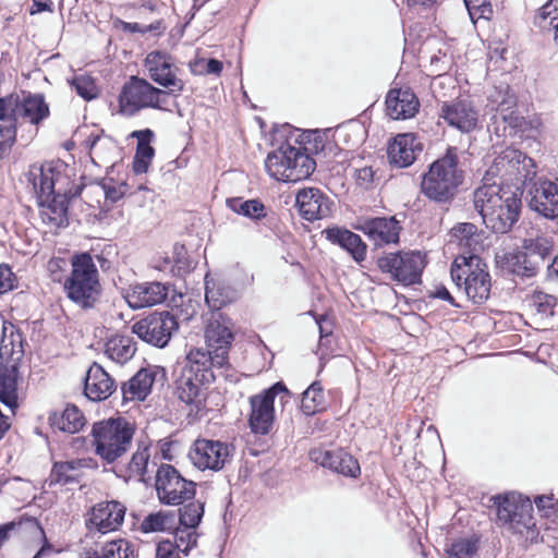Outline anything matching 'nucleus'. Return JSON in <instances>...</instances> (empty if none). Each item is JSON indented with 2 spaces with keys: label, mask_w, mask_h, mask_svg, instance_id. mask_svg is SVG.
<instances>
[{
  "label": "nucleus",
  "mask_w": 558,
  "mask_h": 558,
  "mask_svg": "<svg viewBox=\"0 0 558 558\" xmlns=\"http://www.w3.org/2000/svg\"><path fill=\"white\" fill-rule=\"evenodd\" d=\"M529 308L537 315L549 316L553 315V308L556 305V298L551 294L534 291L525 300Z\"/></svg>",
  "instance_id": "3c124183"
},
{
  "label": "nucleus",
  "mask_w": 558,
  "mask_h": 558,
  "mask_svg": "<svg viewBox=\"0 0 558 558\" xmlns=\"http://www.w3.org/2000/svg\"><path fill=\"white\" fill-rule=\"evenodd\" d=\"M360 230L376 245L396 244L399 242L401 226L395 217L373 218L365 220Z\"/></svg>",
  "instance_id": "bb28decb"
},
{
  "label": "nucleus",
  "mask_w": 558,
  "mask_h": 558,
  "mask_svg": "<svg viewBox=\"0 0 558 558\" xmlns=\"http://www.w3.org/2000/svg\"><path fill=\"white\" fill-rule=\"evenodd\" d=\"M300 215L308 221L326 218L331 213V202L316 187L301 190L295 198Z\"/></svg>",
  "instance_id": "4be33fe9"
},
{
  "label": "nucleus",
  "mask_w": 558,
  "mask_h": 558,
  "mask_svg": "<svg viewBox=\"0 0 558 558\" xmlns=\"http://www.w3.org/2000/svg\"><path fill=\"white\" fill-rule=\"evenodd\" d=\"M551 238L545 235H536L535 238H526L523 240L522 248L530 255L539 268L544 260L553 251Z\"/></svg>",
  "instance_id": "c03bdc74"
},
{
  "label": "nucleus",
  "mask_w": 558,
  "mask_h": 558,
  "mask_svg": "<svg viewBox=\"0 0 558 558\" xmlns=\"http://www.w3.org/2000/svg\"><path fill=\"white\" fill-rule=\"evenodd\" d=\"M497 520L509 532L518 535L525 544L536 543L538 530L532 515L533 506L530 499H522L514 494L495 497Z\"/></svg>",
  "instance_id": "39448f33"
},
{
  "label": "nucleus",
  "mask_w": 558,
  "mask_h": 558,
  "mask_svg": "<svg viewBox=\"0 0 558 558\" xmlns=\"http://www.w3.org/2000/svg\"><path fill=\"white\" fill-rule=\"evenodd\" d=\"M463 181V172L458 168L454 148H448L446 155L435 160L422 178L421 191L432 201L445 203L451 199Z\"/></svg>",
  "instance_id": "7ed1b4c3"
},
{
  "label": "nucleus",
  "mask_w": 558,
  "mask_h": 558,
  "mask_svg": "<svg viewBox=\"0 0 558 558\" xmlns=\"http://www.w3.org/2000/svg\"><path fill=\"white\" fill-rule=\"evenodd\" d=\"M226 363H218L216 361V353L213 351H207L202 348H192L185 356L182 371L201 377V380L214 383V367H222Z\"/></svg>",
  "instance_id": "393cba45"
},
{
  "label": "nucleus",
  "mask_w": 558,
  "mask_h": 558,
  "mask_svg": "<svg viewBox=\"0 0 558 558\" xmlns=\"http://www.w3.org/2000/svg\"><path fill=\"white\" fill-rule=\"evenodd\" d=\"M505 190H507V186L497 182H485L475 190L473 195L474 208L481 215L485 226L500 227V219L495 215V209L504 202Z\"/></svg>",
  "instance_id": "a211bd4d"
},
{
  "label": "nucleus",
  "mask_w": 558,
  "mask_h": 558,
  "mask_svg": "<svg viewBox=\"0 0 558 558\" xmlns=\"http://www.w3.org/2000/svg\"><path fill=\"white\" fill-rule=\"evenodd\" d=\"M21 117L32 124H38L49 116V107L43 95H28L23 101H17L13 117Z\"/></svg>",
  "instance_id": "e433bc0d"
},
{
  "label": "nucleus",
  "mask_w": 558,
  "mask_h": 558,
  "mask_svg": "<svg viewBox=\"0 0 558 558\" xmlns=\"http://www.w3.org/2000/svg\"><path fill=\"white\" fill-rule=\"evenodd\" d=\"M323 404V387L318 381H314L302 395L301 409L304 414L312 415L319 411Z\"/></svg>",
  "instance_id": "8fccbe9b"
},
{
  "label": "nucleus",
  "mask_w": 558,
  "mask_h": 558,
  "mask_svg": "<svg viewBox=\"0 0 558 558\" xmlns=\"http://www.w3.org/2000/svg\"><path fill=\"white\" fill-rule=\"evenodd\" d=\"M92 459H77L58 462L53 465L51 481L59 484H68L77 481L81 471L92 466Z\"/></svg>",
  "instance_id": "ea45409f"
},
{
  "label": "nucleus",
  "mask_w": 558,
  "mask_h": 558,
  "mask_svg": "<svg viewBox=\"0 0 558 558\" xmlns=\"http://www.w3.org/2000/svg\"><path fill=\"white\" fill-rule=\"evenodd\" d=\"M195 66H202V70L193 69L195 73H206V74H220L222 71V62L216 59L209 60H199Z\"/></svg>",
  "instance_id": "0e129e2a"
},
{
  "label": "nucleus",
  "mask_w": 558,
  "mask_h": 558,
  "mask_svg": "<svg viewBox=\"0 0 558 558\" xmlns=\"http://www.w3.org/2000/svg\"><path fill=\"white\" fill-rule=\"evenodd\" d=\"M72 270L64 281L66 296L82 308H90L101 292L99 272L88 253L72 258Z\"/></svg>",
  "instance_id": "20e7f679"
},
{
  "label": "nucleus",
  "mask_w": 558,
  "mask_h": 558,
  "mask_svg": "<svg viewBox=\"0 0 558 558\" xmlns=\"http://www.w3.org/2000/svg\"><path fill=\"white\" fill-rule=\"evenodd\" d=\"M135 351L136 349L132 340L124 336L113 337L106 344V354L110 360L119 364L131 360Z\"/></svg>",
  "instance_id": "49530a36"
},
{
  "label": "nucleus",
  "mask_w": 558,
  "mask_h": 558,
  "mask_svg": "<svg viewBox=\"0 0 558 558\" xmlns=\"http://www.w3.org/2000/svg\"><path fill=\"white\" fill-rule=\"evenodd\" d=\"M377 266L392 280L410 286L420 281L425 259L421 252L388 253L378 258Z\"/></svg>",
  "instance_id": "9b49d317"
},
{
  "label": "nucleus",
  "mask_w": 558,
  "mask_h": 558,
  "mask_svg": "<svg viewBox=\"0 0 558 558\" xmlns=\"http://www.w3.org/2000/svg\"><path fill=\"white\" fill-rule=\"evenodd\" d=\"M146 75L155 84L171 94H180L184 90L185 83L179 77V68L173 57L167 51L154 50L146 54L143 61Z\"/></svg>",
  "instance_id": "9d476101"
},
{
  "label": "nucleus",
  "mask_w": 558,
  "mask_h": 558,
  "mask_svg": "<svg viewBox=\"0 0 558 558\" xmlns=\"http://www.w3.org/2000/svg\"><path fill=\"white\" fill-rule=\"evenodd\" d=\"M156 492L160 502L181 505L195 495V484L185 480L170 464L159 466L156 475Z\"/></svg>",
  "instance_id": "f8f14e48"
},
{
  "label": "nucleus",
  "mask_w": 558,
  "mask_h": 558,
  "mask_svg": "<svg viewBox=\"0 0 558 558\" xmlns=\"http://www.w3.org/2000/svg\"><path fill=\"white\" fill-rule=\"evenodd\" d=\"M289 162L287 144H284L268 154L265 160V169L271 178L278 181L290 182Z\"/></svg>",
  "instance_id": "a19ab883"
},
{
  "label": "nucleus",
  "mask_w": 558,
  "mask_h": 558,
  "mask_svg": "<svg viewBox=\"0 0 558 558\" xmlns=\"http://www.w3.org/2000/svg\"><path fill=\"white\" fill-rule=\"evenodd\" d=\"M155 558H181L180 553L175 550V546L170 541H161L156 547Z\"/></svg>",
  "instance_id": "338daca9"
},
{
  "label": "nucleus",
  "mask_w": 558,
  "mask_h": 558,
  "mask_svg": "<svg viewBox=\"0 0 558 558\" xmlns=\"http://www.w3.org/2000/svg\"><path fill=\"white\" fill-rule=\"evenodd\" d=\"M14 287V275L7 265H0V294L5 293Z\"/></svg>",
  "instance_id": "774afa93"
},
{
  "label": "nucleus",
  "mask_w": 558,
  "mask_h": 558,
  "mask_svg": "<svg viewBox=\"0 0 558 558\" xmlns=\"http://www.w3.org/2000/svg\"><path fill=\"white\" fill-rule=\"evenodd\" d=\"M205 342L216 353L218 363H227L228 352L233 341L232 325L221 313H213L204 331Z\"/></svg>",
  "instance_id": "dca6fc26"
},
{
  "label": "nucleus",
  "mask_w": 558,
  "mask_h": 558,
  "mask_svg": "<svg viewBox=\"0 0 558 558\" xmlns=\"http://www.w3.org/2000/svg\"><path fill=\"white\" fill-rule=\"evenodd\" d=\"M149 457V446L146 444H140L137 450L133 453L129 463V476H134L142 480L147 472Z\"/></svg>",
  "instance_id": "603ef678"
},
{
  "label": "nucleus",
  "mask_w": 558,
  "mask_h": 558,
  "mask_svg": "<svg viewBox=\"0 0 558 558\" xmlns=\"http://www.w3.org/2000/svg\"><path fill=\"white\" fill-rule=\"evenodd\" d=\"M496 264L502 270L526 278L535 276L539 269L524 251L496 254Z\"/></svg>",
  "instance_id": "7c9ffc66"
},
{
  "label": "nucleus",
  "mask_w": 558,
  "mask_h": 558,
  "mask_svg": "<svg viewBox=\"0 0 558 558\" xmlns=\"http://www.w3.org/2000/svg\"><path fill=\"white\" fill-rule=\"evenodd\" d=\"M114 389V380L99 364L94 363L86 374L85 396L92 401H101L110 397Z\"/></svg>",
  "instance_id": "c85d7f7f"
},
{
  "label": "nucleus",
  "mask_w": 558,
  "mask_h": 558,
  "mask_svg": "<svg viewBox=\"0 0 558 558\" xmlns=\"http://www.w3.org/2000/svg\"><path fill=\"white\" fill-rule=\"evenodd\" d=\"M535 24L542 29L554 31V40L558 46V0H549L535 15Z\"/></svg>",
  "instance_id": "09e8293b"
},
{
  "label": "nucleus",
  "mask_w": 558,
  "mask_h": 558,
  "mask_svg": "<svg viewBox=\"0 0 558 558\" xmlns=\"http://www.w3.org/2000/svg\"><path fill=\"white\" fill-rule=\"evenodd\" d=\"M135 427L124 417H110L93 425L92 445L106 463H113L131 448Z\"/></svg>",
  "instance_id": "f03ea898"
},
{
  "label": "nucleus",
  "mask_w": 558,
  "mask_h": 558,
  "mask_svg": "<svg viewBox=\"0 0 558 558\" xmlns=\"http://www.w3.org/2000/svg\"><path fill=\"white\" fill-rule=\"evenodd\" d=\"M168 295V287L161 282H143L131 287L125 293L130 307L140 310L162 303Z\"/></svg>",
  "instance_id": "b1692460"
},
{
  "label": "nucleus",
  "mask_w": 558,
  "mask_h": 558,
  "mask_svg": "<svg viewBox=\"0 0 558 558\" xmlns=\"http://www.w3.org/2000/svg\"><path fill=\"white\" fill-rule=\"evenodd\" d=\"M501 204L495 209V215L500 219V227L494 225H486L496 233H506L518 220L521 208V194L518 190H512L507 186Z\"/></svg>",
  "instance_id": "c756f323"
},
{
  "label": "nucleus",
  "mask_w": 558,
  "mask_h": 558,
  "mask_svg": "<svg viewBox=\"0 0 558 558\" xmlns=\"http://www.w3.org/2000/svg\"><path fill=\"white\" fill-rule=\"evenodd\" d=\"M275 398H279L281 403L289 401L290 391L282 383L250 397L248 424L253 433L266 435L270 432L275 422Z\"/></svg>",
  "instance_id": "1a4fd4ad"
},
{
  "label": "nucleus",
  "mask_w": 558,
  "mask_h": 558,
  "mask_svg": "<svg viewBox=\"0 0 558 558\" xmlns=\"http://www.w3.org/2000/svg\"><path fill=\"white\" fill-rule=\"evenodd\" d=\"M175 525V514L172 511L160 510L146 515L141 523V530L144 533L170 532Z\"/></svg>",
  "instance_id": "37998d69"
},
{
  "label": "nucleus",
  "mask_w": 558,
  "mask_h": 558,
  "mask_svg": "<svg viewBox=\"0 0 558 558\" xmlns=\"http://www.w3.org/2000/svg\"><path fill=\"white\" fill-rule=\"evenodd\" d=\"M193 465L201 471H219L231 459V447L223 441L196 439L189 451Z\"/></svg>",
  "instance_id": "4468645a"
},
{
  "label": "nucleus",
  "mask_w": 558,
  "mask_h": 558,
  "mask_svg": "<svg viewBox=\"0 0 558 558\" xmlns=\"http://www.w3.org/2000/svg\"><path fill=\"white\" fill-rule=\"evenodd\" d=\"M457 287H463L466 296L474 303L486 301L490 293V276L487 266L478 256H457L450 270Z\"/></svg>",
  "instance_id": "0eeeda50"
},
{
  "label": "nucleus",
  "mask_w": 558,
  "mask_h": 558,
  "mask_svg": "<svg viewBox=\"0 0 558 558\" xmlns=\"http://www.w3.org/2000/svg\"><path fill=\"white\" fill-rule=\"evenodd\" d=\"M175 384L177 395L181 401L191 405L196 413L206 409V399L211 381L201 380V377L181 371Z\"/></svg>",
  "instance_id": "aec40b11"
},
{
  "label": "nucleus",
  "mask_w": 558,
  "mask_h": 558,
  "mask_svg": "<svg viewBox=\"0 0 558 558\" xmlns=\"http://www.w3.org/2000/svg\"><path fill=\"white\" fill-rule=\"evenodd\" d=\"M206 292L205 299L207 304L214 308L219 310L222 306L231 303L235 299V291L225 284H219L205 278Z\"/></svg>",
  "instance_id": "a18cd8bd"
},
{
  "label": "nucleus",
  "mask_w": 558,
  "mask_h": 558,
  "mask_svg": "<svg viewBox=\"0 0 558 558\" xmlns=\"http://www.w3.org/2000/svg\"><path fill=\"white\" fill-rule=\"evenodd\" d=\"M0 401L12 411L17 405V368L0 366Z\"/></svg>",
  "instance_id": "4c0bfd02"
},
{
  "label": "nucleus",
  "mask_w": 558,
  "mask_h": 558,
  "mask_svg": "<svg viewBox=\"0 0 558 558\" xmlns=\"http://www.w3.org/2000/svg\"><path fill=\"white\" fill-rule=\"evenodd\" d=\"M530 207L545 218L558 217V183L541 180L530 191Z\"/></svg>",
  "instance_id": "5701e85b"
},
{
  "label": "nucleus",
  "mask_w": 558,
  "mask_h": 558,
  "mask_svg": "<svg viewBox=\"0 0 558 558\" xmlns=\"http://www.w3.org/2000/svg\"><path fill=\"white\" fill-rule=\"evenodd\" d=\"M557 501L554 495H543L535 498V505L539 512L545 517H550Z\"/></svg>",
  "instance_id": "69168bd1"
},
{
  "label": "nucleus",
  "mask_w": 558,
  "mask_h": 558,
  "mask_svg": "<svg viewBox=\"0 0 558 558\" xmlns=\"http://www.w3.org/2000/svg\"><path fill=\"white\" fill-rule=\"evenodd\" d=\"M310 459L316 464L328 468L343 476L357 477L361 473L357 460L341 449L325 450L315 448L310 451Z\"/></svg>",
  "instance_id": "6ab92c4d"
},
{
  "label": "nucleus",
  "mask_w": 558,
  "mask_h": 558,
  "mask_svg": "<svg viewBox=\"0 0 558 558\" xmlns=\"http://www.w3.org/2000/svg\"><path fill=\"white\" fill-rule=\"evenodd\" d=\"M16 137V128L13 121L0 123V158L12 148Z\"/></svg>",
  "instance_id": "4d7b16f0"
},
{
  "label": "nucleus",
  "mask_w": 558,
  "mask_h": 558,
  "mask_svg": "<svg viewBox=\"0 0 558 558\" xmlns=\"http://www.w3.org/2000/svg\"><path fill=\"white\" fill-rule=\"evenodd\" d=\"M81 558H134L131 544L123 538L106 543L100 551L84 549Z\"/></svg>",
  "instance_id": "79ce46f5"
},
{
  "label": "nucleus",
  "mask_w": 558,
  "mask_h": 558,
  "mask_svg": "<svg viewBox=\"0 0 558 558\" xmlns=\"http://www.w3.org/2000/svg\"><path fill=\"white\" fill-rule=\"evenodd\" d=\"M420 102L410 89H391L386 97V111L393 120L414 117Z\"/></svg>",
  "instance_id": "cd10ccee"
},
{
  "label": "nucleus",
  "mask_w": 558,
  "mask_h": 558,
  "mask_svg": "<svg viewBox=\"0 0 558 558\" xmlns=\"http://www.w3.org/2000/svg\"><path fill=\"white\" fill-rule=\"evenodd\" d=\"M71 85L75 88L76 93L84 99H93L97 95V87L94 81L86 75L75 76Z\"/></svg>",
  "instance_id": "13d9d810"
},
{
  "label": "nucleus",
  "mask_w": 558,
  "mask_h": 558,
  "mask_svg": "<svg viewBox=\"0 0 558 558\" xmlns=\"http://www.w3.org/2000/svg\"><path fill=\"white\" fill-rule=\"evenodd\" d=\"M464 4L472 20L488 19L492 14V7L488 0H464Z\"/></svg>",
  "instance_id": "bf43d9fd"
},
{
  "label": "nucleus",
  "mask_w": 558,
  "mask_h": 558,
  "mask_svg": "<svg viewBox=\"0 0 558 558\" xmlns=\"http://www.w3.org/2000/svg\"><path fill=\"white\" fill-rule=\"evenodd\" d=\"M478 549L477 539L473 537L459 538L447 549L449 558H474Z\"/></svg>",
  "instance_id": "5fc2aeb1"
},
{
  "label": "nucleus",
  "mask_w": 558,
  "mask_h": 558,
  "mask_svg": "<svg viewBox=\"0 0 558 558\" xmlns=\"http://www.w3.org/2000/svg\"><path fill=\"white\" fill-rule=\"evenodd\" d=\"M169 92L154 86L148 80L131 76L119 96L120 112L132 117L144 109L166 110Z\"/></svg>",
  "instance_id": "6e6552de"
},
{
  "label": "nucleus",
  "mask_w": 558,
  "mask_h": 558,
  "mask_svg": "<svg viewBox=\"0 0 558 558\" xmlns=\"http://www.w3.org/2000/svg\"><path fill=\"white\" fill-rule=\"evenodd\" d=\"M62 163L52 162L32 166L28 180L33 185L40 206V217L44 223L51 228L64 227L66 218V196L69 178L63 173Z\"/></svg>",
  "instance_id": "f257e3e1"
},
{
  "label": "nucleus",
  "mask_w": 558,
  "mask_h": 558,
  "mask_svg": "<svg viewBox=\"0 0 558 558\" xmlns=\"http://www.w3.org/2000/svg\"><path fill=\"white\" fill-rule=\"evenodd\" d=\"M439 117L449 126L469 133L476 128L480 112L471 99L458 98L451 101H441Z\"/></svg>",
  "instance_id": "2eb2a0df"
},
{
  "label": "nucleus",
  "mask_w": 558,
  "mask_h": 558,
  "mask_svg": "<svg viewBox=\"0 0 558 558\" xmlns=\"http://www.w3.org/2000/svg\"><path fill=\"white\" fill-rule=\"evenodd\" d=\"M448 246L457 248L458 256H477V252L483 247L482 234L473 223H459L450 231Z\"/></svg>",
  "instance_id": "a878e982"
},
{
  "label": "nucleus",
  "mask_w": 558,
  "mask_h": 558,
  "mask_svg": "<svg viewBox=\"0 0 558 558\" xmlns=\"http://www.w3.org/2000/svg\"><path fill=\"white\" fill-rule=\"evenodd\" d=\"M178 323L169 312H154L132 326V332L143 341L163 348L168 344Z\"/></svg>",
  "instance_id": "ddd939ff"
},
{
  "label": "nucleus",
  "mask_w": 558,
  "mask_h": 558,
  "mask_svg": "<svg viewBox=\"0 0 558 558\" xmlns=\"http://www.w3.org/2000/svg\"><path fill=\"white\" fill-rule=\"evenodd\" d=\"M227 206L235 214L252 220H260L266 217V208L258 199L243 201L240 197L227 199Z\"/></svg>",
  "instance_id": "de8ad7c7"
},
{
  "label": "nucleus",
  "mask_w": 558,
  "mask_h": 558,
  "mask_svg": "<svg viewBox=\"0 0 558 558\" xmlns=\"http://www.w3.org/2000/svg\"><path fill=\"white\" fill-rule=\"evenodd\" d=\"M287 149L290 159V182L307 179L316 168L315 160L301 147H293L287 144Z\"/></svg>",
  "instance_id": "f704fd0d"
},
{
  "label": "nucleus",
  "mask_w": 558,
  "mask_h": 558,
  "mask_svg": "<svg viewBox=\"0 0 558 558\" xmlns=\"http://www.w3.org/2000/svg\"><path fill=\"white\" fill-rule=\"evenodd\" d=\"M490 99L493 102L497 104L498 107H507L510 108L514 104V97L509 92V87H499L495 90V94L490 95Z\"/></svg>",
  "instance_id": "e2e57ef3"
},
{
  "label": "nucleus",
  "mask_w": 558,
  "mask_h": 558,
  "mask_svg": "<svg viewBox=\"0 0 558 558\" xmlns=\"http://www.w3.org/2000/svg\"><path fill=\"white\" fill-rule=\"evenodd\" d=\"M125 511V506L120 501H100L88 511L86 527L102 534L116 531L123 523Z\"/></svg>",
  "instance_id": "f3484780"
},
{
  "label": "nucleus",
  "mask_w": 558,
  "mask_h": 558,
  "mask_svg": "<svg viewBox=\"0 0 558 558\" xmlns=\"http://www.w3.org/2000/svg\"><path fill=\"white\" fill-rule=\"evenodd\" d=\"M17 107V97L13 95H9L5 97H0V120L12 121L15 113V109Z\"/></svg>",
  "instance_id": "680f3d73"
},
{
  "label": "nucleus",
  "mask_w": 558,
  "mask_h": 558,
  "mask_svg": "<svg viewBox=\"0 0 558 558\" xmlns=\"http://www.w3.org/2000/svg\"><path fill=\"white\" fill-rule=\"evenodd\" d=\"M324 233L328 241L348 251L355 262L365 259L367 246L359 234L339 227L327 228Z\"/></svg>",
  "instance_id": "2f4dec72"
},
{
  "label": "nucleus",
  "mask_w": 558,
  "mask_h": 558,
  "mask_svg": "<svg viewBox=\"0 0 558 558\" xmlns=\"http://www.w3.org/2000/svg\"><path fill=\"white\" fill-rule=\"evenodd\" d=\"M535 163L532 158L522 151L508 147L498 155L487 169L484 182H496L500 179V185L510 186L520 192L521 186L535 175Z\"/></svg>",
  "instance_id": "423d86ee"
},
{
  "label": "nucleus",
  "mask_w": 558,
  "mask_h": 558,
  "mask_svg": "<svg viewBox=\"0 0 558 558\" xmlns=\"http://www.w3.org/2000/svg\"><path fill=\"white\" fill-rule=\"evenodd\" d=\"M156 372L149 368L140 369L122 387L123 399L125 401H143L150 393L155 381Z\"/></svg>",
  "instance_id": "72a5a7b5"
},
{
  "label": "nucleus",
  "mask_w": 558,
  "mask_h": 558,
  "mask_svg": "<svg viewBox=\"0 0 558 558\" xmlns=\"http://www.w3.org/2000/svg\"><path fill=\"white\" fill-rule=\"evenodd\" d=\"M49 421L59 430L75 434L85 425V417L81 410L72 404L65 407L62 413H53Z\"/></svg>",
  "instance_id": "58836bf2"
},
{
  "label": "nucleus",
  "mask_w": 558,
  "mask_h": 558,
  "mask_svg": "<svg viewBox=\"0 0 558 558\" xmlns=\"http://www.w3.org/2000/svg\"><path fill=\"white\" fill-rule=\"evenodd\" d=\"M198 535L195 532V529L180 525L174 529V542L175 550L178 553H182L184 555H189V553L196 547Z\"/></svg>",
  "instance_id": "864d4df0"
},
{
  "label": "nucleus",
  "mask_w": 558,
  "mask_h": 558,
  "mask_svg": "<svg viewBox=\"0 0 558 558\" xmlns=\"http://www.w3.org/2000/svg\"><path fill=\"white\" fill-rule=\"evenodd\" d=\"M131 137L137 140L133 169L136 173H145L155 155V150L150 145L154 138V133L151 130L145 129L132 132Z\"/></svg>",
  "instance_id": "c9c22d12"
},
{
  "label": "nucleus",
  "mask_w": 558,
  "mask_h": 558,
  "mask_svg": "<svg viewBox=\"0 0 558 558\" xmlns=\"http://www.w3.org/2000/svg\"><path fill=\"white\" fill-rule=\"evenodd\" d=\"M114 27L119 28L125 33H140L146 34L150 32H157L160 28V22L151 23L149 25H143L140 23H129L124 22L120 19H117L114 22Z\"/></svg>",
  "instance_id": "052dcab7"
},
{
  "label": "nucleus",
  "mask_w": 558,
  "mask_h": 558,
  "mask_svg": "<svg viewBox=\"0 0 558 558\" xmlns=\"http://www.w3.org/2000/svg\"><path fill=\"white\" fill-rule=\"evenodd\" d=\"M180 512V525L195 529L204 514V505L201 501H193L185 505Z\"/></svg>",
  "instance_id": "6e6d98bb"
},
{
  "label": "nucleus",
  "mask_w": 558,
  "mask_h": 558,
  "mask_svg": "<svg viewBox=\"0 0 558 558\" xmlns=\"http://www.w3.org/2000/svg\"><path fill=\"white\" fill-rule=\"evenodd\" d=\"M84 146L96 166H105L111 162L118 153L117 143L104 134L90 135L84 142Z\"/></svg>",
  "instance_id": "473e14b6"
},
{
  "label": "nucleus",
  "mask_w": 558,
  "mask_h": 558,
  "mask_svg": "<svg viewBox=\"0 0 558 558\" xmlns=\"http://www.w3.org/2000/svg\"><path fill=\"white\" fill-rule=\"evenodd\" d=\"M423 150V144L413 133L398 134L388 146L389 162L398 168L411 166Z\"/></svg>",
  "instance_id": "412c9836"
}]
</instances>
